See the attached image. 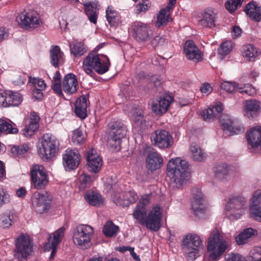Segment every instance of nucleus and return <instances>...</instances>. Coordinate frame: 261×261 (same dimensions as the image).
Wrapping results in <instances>:
<instances>
[{
  "label": "nucleus",
  "mask_w": 261,
  "mask_h": 261,
  "mask_svg": "<svg viewBox=\"0 0 261 261\" xmlns=\"http://www.w3.org/2000/svg\"><path fill=\"white\" fill-rule=\"evenodd\" d=\"M189 164L179 158L172 159L167 166V174L176 187L179 188L188 179Z\"/></svg>",
  "instance_id": "obj_1"
},
{
  "label": "nucleus",
  "mask_w": 261,
  "mask_h": 261,
  "mask_svg": "<svg viewBox=\"0 0 261 261\" xmlns=\"http://www.w3.org/2000/svg\"><path fill=\"white\" fill-rule=\"evenodd\" d=\"M226 241L217 229L213 230L208 238L206 246L209 261H217L226 251Z\"/></svg>",
  "instance_id": "obj_2"
},
{
  "label": "nucleus",
  "mask_w": 261,
  "mask_h": 261,
  "mask_svg": "<svg viewBox=\"0 0 261 261\" xmlns=\"http://www.w3.org/2000/svg\"><path fill=\"white\" fill-rule=\"evenodd\" d=\"M59 142L56 137L50 133L42 136L38 141V153L44 161L53 159L59 150Z\"/></svg>",
  "instance_id": "obj_3"
},
{
  "label": "nucleus",
  "mask_w": 261,
  "mask_h": 261,
  "mask_svg": "<svg viewBox=\"0 0 261 261\" xmlns=\"http://www.w3.org/2000/svg\"><path fill=\"white\" fill-rule=\"evenodd\" d=\"M93 236V227L88 225L80 224L73 230V242L78 248L83 250L87 249L92 245Z\"/></svg>",
  "instance_id": "obj_4"
},
{
  "label": "nucleus",
  "mask_w": 261,
  "mask_h": 261,
  "mask_svg": "<svg viewBox=\"0 0 261 261\" xmlns=\"http://www.w3.org/2000/svg\"><path fill=\"white\" fill-rule=\"evenodd\" d=\"M139 154L146 156V167L149 170L153 171L160 169L163 165V159L161 155L151 145L146 144L140 145L138 148Z\"/></svg>",
  "instance_id": "obj_5"
},
{
  "label": "nucleus",
  "mask_w": 261,
  "mask_h": 261,
  "mask_svg": "<svg viewBox=\"0 0 261 261\" xmlns=\"http://www.w3.org/2000/svg\"><path fill=\"white\" fill-rule=\"evenodd\" d=\"M33 251V243L30 237L21 233L15 238L14 257L19 261L27 259Z\"/></svg>",
  "instance_id": "obj_6"
},
{
  "label": "nucleus",
  "mask_w": 261,
  "mask_h": 261,
  "mask_svg": "<svg viewBox=\"0 0 261 261\" xmlns=\"http://www.w3.org/2000/svg\"><path fill=\"white\" fill-rule=\"evenodd\" d=\"M183 248L187 254L188 260H194L198 256L199 249L203 246L200 237L195 233L187 234L182 241Z\"/></svg>",
  "instance_id": "obj_7"
},
{
  "label": "nucleus",
  "mask_w": 261,
  "mask_h": 261,
  "mask_svg": "<svg viewBox=\"0 0 261 261\" xmlns=\"http://www.w3.org/2000/svg\"><path fill=\"white\" fill-rule=\"evenodd\" d=\"M32 186L35 189H44L48 183V176L44 167L36 164L32 166L31 170Z\"/></svg>",
  "instance_id": "obj_8"
},
{
  "label": "nucleus",
  "mask_w": 261,
  "mask_h": 261,
  "mask_svg": "<svg viewBox=\"0 0 261 261\" xmlns=\"http://www.w3.org/2000/svg\"><path fill=\"white\" fill-rule=\"evenodd\" d=\"M247 203L245 198L241 196H232L229 198L225 209L230 211V214L236 219H239L247 210Z\"/></svg>",
  "instance_id": "obj_9"
},
{
  "label": "nucleus",
  "mask_w": 261,
  "mask_h": 261,
  "mask_svg": "<svg viewBox=\"0 0 261 261\" xmlns=\"http://www.w3.org/2000/svg\"><path fill=\"white\" fill-rule=\"evenodd\" d=\"M198 24L202 28L213 29L217 26L218 11L213 7H207L200 12Z\"/></svg>",
  "instance_id": "obj_10"
},
{
  "label": "nucleus",
  "mask_w": 261,
  "mask_h": 261,
  "mask_svg": "<svg viewBox=\"0 0 261 261\" xmlns=\"http://www.w3.org/2000/svg\"><path fill=\"white\" fill-rule=\"evenodd\" d=\"M16 21L26 29L36 28L41 23L39 15L34 11L21 13L17 17Z\"/></svg>",
  "instance_id": "obj_11"
},
{
  "label": "nucleus",
  "mask_w": 261,
  "mask_h": 261,
  "mask_svg": "<svg viewBox=\"0 0 261 261\" xmlns=\"http://www.w3.org/2000/svg\"><path fill=\"white\" fill-rule=\"evenodd\" d=\"M151 200V196L150 194L142 196L134 210L133 217L141 225H143L147 212V206Z\"/></svg>",
  "instance_id": "obj_12"
},
{
  "label": "nucleus",
  "mask_w": 261,
  "mask_h": 261,
  "mask_svg": "<svg viewBox=\"0 0 261 261\" xmlns=\"http://www.w3.org/2000/svg\"><path fill=\"white\" fill-rule=\"evenodd\" d=\"M81 155L76 149H67L63 154V165L66 171H69L76 169L79 166Z\"/></svg>",
  "instance_id": "obj_13"
},
{
  "label": "nucleus",
  "mask_w": 261,
  "mask_h": 261,
  "mask_svg": "<svg viewBox=\"0 0 261 261\" xmlns=\"http://www.w3.org/2000/svg\"><path fill=\"white\" fill-rule=\"evenodd\" d=\"M162 212L161 207L156 205L146 215L143 225L151 230L158 231L161 227Z\"/></svg>",
  "instance_id": "obj_14"
},
{
  "label": "nucleus",
  "mask_w": 261,
  "mask_h": 261,
  "mask_svg": "<svg viewBox=\"0 0 261 261\" xmlns=\"http://www.w3.org/2000/svg\"><path fill=\"white\" fill-rule=\"evenodd\" d=\"M32 203L35 211L41 214L48 212L51 204V199L47 192L38 193L34 194Z\"/></svg>",
  "instance_id": "obj_15"
},
{
  "label": "nucleus",
  "mask_w": 261,
  "mask_h": 261,
  "mask_svg": "<svg viewBox=\"0 0 261 261\" xmlns=\"http://www.w3.org/2000/svg\"><path fill=\"white\" fill-rule=\"evenodd\" d=\"M153 144L158 147L164 149L169 148L173 144L172 136L164 129H158L151 135Z\"/></svg>",
  "instance_id": "obj_16"
},
{
  "label": "nucleus",
  "mask_w": 261,
  "mask_h": 261,
  "mask_svg": "<svg viewBox=\"0 0 261 261\" xmlns=\"http://www.w3.org/2000/svg\"><path fill=\"white\" fill-rule=\"evenodd\" d=\"M219 119L224 131L228 136L243 133L245 130V128L242 125L236 124L229 115L222 114Z\"/></svg>",
  "instance_id": "obj_17"
},
{
  "label": "nucleus",
  "mask_w": 261,
  "mask_h": 261,
  "mask_svg": "<svg viewBox=\"0 0 261 261\" xmlns=\"http://www.w3.org/2000/svg\"><path fill=\"white\" fill-rule=\"evenodd\" d=\"M186 58L194 63H199L203 59V53L192 40L186 42L183 49Z\"/></svg>",
  "instance_id": "obj_18"
},
{
  "label": "nucleus",
  "mask_w": 261,
  "mask_h": 261,
  "mask_svg": "<svg viewBox=\"0 0 261 261\" xmlns=\"http://www.w3.org/2000/svg\"><path fill=\"white\" fill-rule=\"evenodd\" d=\"M83 69L87 74L93 77L94 69L98 72V50L95 49L90 53L83 62Z\"/></svg>",
  "instance_id": "obj_19"
},
{
  "label": "nucleus",
  "mask_w": 261,
  "mask_h": 261,
  "mask_svg": "<svg viewBox=\"0 0 261 261\" xmlns=\"http://www.w3.org/2000/svg\"><path fill=\"white\" fill-rule=\"evenodd\" d=\"M22 100V97L18 93L11 91H5L0 94V106L8 107L17 106Z\"/></svg>",
  "instance_id": "obj_20"
},
{
  "label": "nucleus",
  "mask_w": 261,
  "mask_h": 261,
  "mask_svg": "<svg viewBox=\"0 0 261 261\" xmlns=\"http://www.w3.org/2000/svg\"><path fill=\"white\" fill-rule=\"evenodd\" d=\"M193 199L192 200V208L195 215L199 216L204 213L205 209L203 203L204 199L203 195L199 188H193L192 190Z\"/></svg>",
  "instance_id": "obj_21"
},
{
  "label": "nucleus",
  "mask_w": 261,
  "mask_h": 261,
  "mask_svg": "<svg viewBox=\"0 0 261 261\" xmlns=\"http://www.w3.org/2000/svg\"><path fill=\"white\" fill-rule=\"evenodd\" d=\"M65 231V228L62 227L50 234L48 238V241L46 243L44 247L45 249L49 251L52 249L50 257H53L56 252V248L57 246L61 242L62 238L63 237Z\"/></svg>",
  "instance_id": "obj_22"
},
{
  "label": "nucleus",
  "mask_w": 261,
  "mask_h": 261,
  "mask_svg": "<svg viewBox=\"0 0 261 261\" xmlns=\"http://www.w3.org/2000/svg\"><path fill=\"white\" fill-rule=\"evenodd\" d=\"M109 134L117 137L123 138L126 135L127 128L121 120H117L109 124Z\"/></svg>",
  "instance_id": "obj_23"
},
{
  "label": "nucleus",
  "mask_w": 261,
  "mask_h": 261,
  "mask_svg": "<svg viewBox=\"0 0 261 261\" xmlns=\"http://www.w3.org/2000/svg\"><path fill=\"white\" fill-rule=\"evenodd\" d=\"M133 27L136 40L143 41L149 38V27L147 24L141 22H135Z\"/></svg>",
  "instance_id": "obj_24"
},
{
  "label": "nucleus",
  "mask_w": 261,
  "mask_h": 261,
  "mask_svg": "<svg viewBox=\"0 0 261 261\" xmlns=\"http://www.w3.org/2000/svg\"><path fill=\"white\" fill-rule=\"evenodd\" d=\"M63 90L68 94L75 93L77 88V81L73 73H68L64 76L63 82Z\"/></svg>",
  "instance_id": "obj_25"
},
{
  "label": "nucleus",
  "mask_w": 261,
  "mask_h": 261,
  "mask_svg": "<svg viewBox=\"0 0 261 261\" xmlns=\"http://www.w3.org/2000/svg\"><path fill=\"white\" fill-rule=\"evenodd\" d=\"M87 168L89 172L96 173L98 172V154L95 149H91L87 152L86 156Z\"/></svg>",
  "instance_id": "obj_26"
},
{
  "label": "nucleus",
  "mask_w": 261,
  "mask_h": 261,
  "mask_svg": "<svg viewBox=\"0 0 261 261\" xmlns=\"http://www.w3.org/2000/svg\"><path fill=\"white\" fill-rule=\"evenodd\" d=\"M245 12L252 20L259 22L260 20L261 8L256 2L252 1L249 3L245 7Z\"/></svg>",
  "instance_id": "obj_27"
},
{
  "label": "nucleus",
  "mask_w": 261,
  "mask_h": 261,
  "mask_svg": "<svg viewBox=\"0 0 261 261\" xmlns=\"http://www.w3.org/2000/svg\"><path fill=\"white\" fill-rule=\"evenodd\" d=\"M84 10L90 22L96 24L97 22V7L96 1H86L82 4Z\"/></svg>",
  "instance_id": "obj_28"
},
{
  "label": "nucleus",
  "mask_w": 261,
  "mask_h": 261,
  "mask_svg": "<svg viewBox=\"0 0 261 261\" xmlns=\"http://www.w3.org/2000/svg\"><path fill=\"white\" fill-rule=\"evenodd\" d=\"M50 57V63L55 68H58L64 62L63 53L61 51L60 47L57 46H53L49 51Z\"/></svg>",
  "instance_id": "obj_29"
},
{
  "label": "nucleus",
  "mask_w": 261,
  "mask_h": 261,
  "mask_svg": "<svg viewBox=\"0 0 261 261\" xmlns=\"http://www.w3.org/2000/svg\"><path fill=\"white\" fill-rule=\"evenodd\" d=\"M75 113L79 117L84 119L87 116V102L86 96L79 97L75 103Z\"/></svg>",
  "instance_id": "obj_30"
},
{
  "label": "nucleus",
  "mask_w": 261,
  "mask_h": 261,
  "mask_svg": "<svg viewBox=\"0 0 261 261\" xmlns=\"http://www.w3.org/2000/svg\"><path fill=\"white\" fill-rule=\"evenodd\" d=\"M244 115L248 118H252L259 110V101L255 99L247 100L244 107Z\"/></svg>",
  "instance_id": "obj_31"
},
{
  "label": "nucleus",
  "mask_w": 261,
  "mask_h": 261,
  "mask_svg": "<svg viewBox=\"0 0 261 261\" xmlns=\"http://www.w3.org/2000/svg\"><path fill=\"white\" fill-rule=\"evenodd\" d=\"M223 110V106L221 104L216 105L212 107L208 108L203 111L202 116L205 120L211 119V118L220 117V114Z\"/></svg>",
  "instance_id": "obj_32"
},
{
  "label": "nucleus",
  "mask_w": 261,
  "mask_h": 261,
  "mask_svg": "<svg viewBox=\"0 0 261 261\" xmlns=\"http://www.w3.org/2000/svg\"><path fill=\"white\" fill-rule=\"evenodd\" d=\"M119 231V227L114 224L111 220L108 221L102 228L103 234L108 238L116 237Z\"/></svg>",
  "instance_id": "obj_33"
},
{
  "label": "nucleus",
  "mask_w": 261,
  "mask_h": 261,
  "mask_svg": "<svg viewBox=\"0 0 261 261\" xmlns=\"http://www.w3.org/2000/svg\"><path fill=\"white\" fill-rule=\"evenodd\" d=\"M256 230L252 228L245 229L242 232L239 234L236 238L237 243L239 245H243L246 243L248 239L254 236Z\"/></svg>",
  "instance_id": "obj_34"
},
{
  "label": "nucleus",
  "mask_w": 261,
  "mask_h": 261,
  "mask_svg": "<svg viewBox=\"0 0 261 261\" xmlns=\"http://www.w3.org/2000/svg\"><path fill=\"white\" fill-rule=\"evenodd\" d=\"M257 53L256 48L252 44H247L242 47V56L246 61H254L257 55Z\"/></svg>",
  "instance_id": "obj_35"
},
{
  "label": "nucleus",
  "mask_w": 261,
  "mask_h": 261,
  "mask_svg": "<svg viewBox=\"0 0 261 261\" xmlns=\"http://www.w3.org/2000/svg\"><path fill=\"white\" fill-rule=\"evenodd\" d=\"M193 159L196 161L202 162L206 156V153L196 143H192L190 147Z\"/></svg>",
  "instance_id": "obj_36"
},
{
  "label": "nucleus",
  "mask_w": 261,
  "mask_h": 261,
  "mask_svg": "<svg viewBox=\"0 0 261 261\" xmlns=\"http://www.w3.org/2000/svg\"><path fill=\"white\" fill-rule=\"evenodd\" d=\"M122 138L108 135L107 145L110 150L117 152L121 149Z\"/></svg>",
  "instance_id": "obj_37"
},
{
  "label": "nucleus",
  "mask_w": 261,
  "mask_h": 261,
  "mask_svg": "<svg viewBox=\"0 0 261 261\" xmlns=\"http://www.w3.org/2000/svg\"><path fill=\"white\" fill-rule=\"evenodd\" d=\"M106 17L111 26L116 27L121 22L120 16L112 7H108L106 10Z\"/></svg>",
  "instance_id": "obj_38"
},
{
  "label": "nucleus",
  "mask_w": 261,
  "mask_h": 261,
  "mask_svg": "<svg viewBox=\"0 0 261 261\" xmlns=\"http://www.w3.org/2000/svg\"><path fill=\"white\" fill-rule=\"evenodd\" d=\"M171 13V11L165 8L161 10L157 17V22L155 25L160 27L161 25H166L170 19V16Z\"/></svg>",
  "instance_id": "obj_39"
},
{
  "label": "nucleus",
  "mask_w": 261,
  "mask_h": 261,
  "mask_svg": "<svg viewBox=\"0 0 261 261\" xmlns=\"http://www.w3.org/2000/svg\"><path fill=\"white\" fill-rule=\"evenodd\" d=\"M230 166L225 163H221L216 167L215 176L219 179L224 178L229 173Z\"/></svg>",
  "instance_id": "obj_40"
},
{
  "label": "nucleus",
  "mask_w": 261,
  "mask_h": 261,
  "mask_svg": "<svg viewBox=\"0 0 261 261\" xmlns=\"http://www.w3.org/2000/svg\"><path fill=\"white\" fill-rule=\"evenodd\" d=\"M111 66L109 58L103 54H99V74L107 72Z\"/></svg>",
  "instance_id": "obj_41"
},
{
  "label": "nucleus",
  "mask_w": 261,
  "mask_h": 261,
  "mask_svg": "<svg viewBox=\"0 0 261 261\" xmlns=\"http://www.w3.org/2000/svg\"><path fill=\"white\" fill-rule=\"evenodd\" d=\"M14 221V215L11 212H6L0 217V226L4 228H9Z\"/></svg>",
  "instance_id": "obj_42"
},
{
  "label": "nucleus",
  "mask_w": 261,
  "mask_h": 261,
  "mask_svg": "<svg viewBox=\"0 0 261 261\" xmlns=\"http://www.w3.org/2000/svg\"><path fill=\"white\" fill-rule=\"evenodd\" d=\"M133 122L135 126L143 129L146 126V121L141 111H135L133 113Z\"/></svg>",
  "instance_id": "obj_43"
},
{
  "label": "nucleus",
  "mask_w": 261,
  "mask_h": 261,
  "mask_svg": "<svg viewBox=\"0 0 261 261\" xmlns=\"http://www.w3.org/2000/svg\"><path fill=\"white\" fill-rule=\"evenodd\" d=\"M18 132L17 128L13 127L5 120L0 119V134L3 132L6 134H17Z\"/></svg>",
  "instance_id": "obj_44"
},
{
  "label": "nucleus",
  "mask_w": 261,
  "mask_h": 261,
  "mask_svg": "<svg viewBox=\"0 0 261 261\" xmlns=\"http://www.w3.org/2000/svg\"><path fill=\"white\" fill-rule=\"evenodd\" d=\"M86 134H84L81 127H79L73 132L72 136V142L75 144H82L85 140Z\"/></svg>",
  "instance_id": "obj_45"
},
{
  "label": "nucleus",
  "mask_w": 261,
  "mask_h": 261,
  "mask_svg": "<svg viewBox=\"0 0 261 261\" xmlns=\"http://www.w3.org/2000/svg\"><path fill=\"white\" fill-rule=\"evenodd\" d=\"M85 199L90 205H96L98 204V192L96 189L87 192Z\"/></svg>",
  "instance_id": "obj_46"
},
{
  "label": "nucleus",
  "mask_w": 261,
  "mask_h": 261,
  "mask_svg": "<svg viewBox=\"0 0 261 261\" xmlns=\"http://www.w3.org/2000/svg\"><path fill=\"white\" fill-rule=\"evenodd\" d=\"M39 126V123L30 121L29 124L23 129V135L27 137H32L38 129Z\"/></svg>",
  "instance_id": "obj_47"
},
{
  "label": "nucleus",
  "mask_w": 261,
  "mask_h": 261,
  "mask_svg": "<svg viewBox=\"0 0 261 261\" xmlns=\"http://www.w3.org/2000/svg\"><path fill=\"white\" fill-rule=\"evenodd\" d=\"M70 51L75 57L81 56L85 53L84 47L81 42H74L70 45Z\"/></svg>",
  "instance_id": "obj_48"
},
{
  "label": "nucleus",
  "mask_w": 261,
  "mask_h": 261,
  "mask_svg": "<svg viewBox=\"0 0 261 261\" xmlns=\"http://www.w3.org/2000/svg\"><path fill=\"white\" fill-rule=\"evenodd\" d=\"M123 193V198H125L126 207L135 203L138 199V196L135 191H129Z\"/></svg>",
  "instance_id": "obj_49"
},
{
  "label": "nucleus",
  "mask_w": 261,
  "mask_h": 261,
  "mask_svg": "<svg viewBox=\"0 0 261 261\" xmlns=\"http://www.w3.org/2000/svg\"><path fill=\"white\" fill-rule=\"evenodd\" d=\"M79 188L81 190H85L88 187H89L92 182V178L88 175L82 174L79 177Z\"/></svg>",
  "instance_id": "obj_50"
},
{
  "label": "nucleus",
  "mask_w": 261,
  "mask_h": 261,
  "mask_svg": "<svg viewBox=\"0 0 261 261\" xmlns=\"http://www.w3.org/2000/svg\"><path fill=\"white\" fill-rule=\"evenodd\" d=\"M30 147L27 144L20 146H14L11 148V152L14 156H19L23 155L29 150Z\"/></svg>",
  "instance_id": "obj_51"
},
{
  "label": "nucleus",
  "mask_w": 261,
  "mask_h": 261,
  "mask_svg": "<svg viewBox=\"0 0 261 261\" xmlns=\"http://www.w3.org/2000/svg\"><path fill=\"white\" fill-rule=\"evenodd\" d=\"M239 86L235 82L224 81L221 84V88L229 93L238 91Z\"/></svg>",
  "instance_id": "obj_52"
},
{
  "label": "nucleus",
  "mask_w": 261,
  "mask_h": 261,
  "mask_svg": "<svg viewBox=\"0 0 261 261\" xmlns=\"http://www.w3.org/2000/svg\"><path fill=\"white\" fill-rule=\"evenodd\" d=\"M243 0H229L225 4V8L230 13H233L239 6H241Z\"/></svg>",
  "instance_id": "obj_53"
},
{
  "label": "nucleus",
  "mask_w": 261,
  "mask_h": 261,
  "mask_svg": "<svg viewBox=\"0 0 261 261\" xmlns=\"http://www.w3.org/2000/svg\"><path fill=\"white\" fill-rule=\"evenodd\" d=\"M247 261H261V248L255 247L251 250L247 257Z\"/></svg>",
  "instance_id": "obj_54"
},
{
  "label": "nucleus",
  "mask_w": 261,
  "mask_h": 261,
  "mask_svg": "<svg viewBox=\"0 0 261 261\" xmlns=\"http://www.w3.org/2000/svg\"><path fill=\"white\" fill-rule=\"evenodd\" d=\"M232 48V43L231 41L224 42L219 49V53L222 56H226L230 53Z\"/></svg>",
  "instance_id": "obj_55"
},
{
  "label": "nucleus",
  "mask_w": 261,
  "mask_h": 261,
  "mask_svg": "<svg viewBox=\"0 0 261 261\" xmlns=\"http://www.w3.org/2000/svg\"><path fill=\"white\" fill-rule=\"evenodd\" d=\"M151 3L149 0H141L136 5V11L137 13L145 12L150 8Z\"/></svg>",
  "instance_id": "obj_56"
},
{
  "label": "nucleus",
  "mask_w": 261,
  "mask_h": 261,
  "mask_svg": "<svg viewBox=\"0 0 261 261\" xmlns=\"http://www.w3.org/2000/svg\"><path fill=\"white\" fill-rule=\"evenodd\" d=\"M250 214L251 217L253 218L255 220L261 222V206H250Z\"/></svg>",
  "instance_id": "obj_57"
},
{
  "label": "nucleus",
  "mask_w": 261,
  "mask_h": 261,
  "mask_svg": "<svg viewBox=\"0 0 261 261\" xmlns=\"http://www.w3.org/2000/svg\"><path fill=\"white\" fill-rule=\"evenodd\" d=\"M29 81L34 85L35 89L43 90L45 87L44 81L42 79L30 77Z\"/></svg>",
  "instance_id": "obj_58"
},
{
  "label": "nucleus",
  "mask_w": 261,
  "mask_h": 261,
  "mask_svg": "<svg viewBox=\"0 0 261 261\" xmlns=\"http://www.w3.org/2000/svg\"><path fill=\"white\" fill-rule=\"evenodd\" d=\"M124 193L123 192L115 193L113 197V201L117 204L123 207H126L125 198H123Z\"/></svg>",
  "instance_id": "obj_59"
},
{
  "label": "nucleus",
  "mask_w": 261,
  "mask_h": 261,
  "mask_svg": "<svg viewBox=\"0 0 261 261\" xmlns=\"http://www.w3.org/2000/svg\"><path fill=\"white\" fill-rule=\"evenodd\" d=\"M238 91L242 94L245 93L248 95H252L254 94L255 89L250 85L247 84L243 87H239Z\"/></svg>",
  "instance_id": "obj_60"
},
{
  "label": "nucleus",
  "mask_w": 261,
  "mask_h": 261,
  "mask_svg": "<svg viewBox=\"0 0 261 261\" xmlns=\"http://www.w3.org/2000/svg\"><path fill=\"white\" fill-rule=\"evenodd\" d=\"M159 101L161 104L163 114L167 111L171 103V97H169L168 99L166 98H161Z\"/></svg>",
  "instance_id": "obj_61"
},
{
  "label": "nucleus",
  "mask_w": 261,
  "mask_h": 261,
  "mask_svg": "<svg viewBox=\"0 0 261 261\" xmlns=\"http://www.w3.org/2000/svg\"><path fill=\"white\" fill-rule=\"evenodd\" d=\"M9 195L3 189L0 188V207L3 204L9 202Z\"/></svg>",
  "instance_id": "obj_62"
},
{
  "label": "nucleus",
  "mask_w": 261,
  "mask_h": 261,
  "mask_svg": "<svg viewBox=\"0 0 261 261\" xmlns=\"http://www.w3.org/2000/svg\"><path fill=\"white\" fill-rule=\"evenodd\" d=\"M261 198V191L260 190H256L253 194L251 205L250 206H258L260 203V199Z\"/></svg>",
  "instance_id": "obj_63"
},
{
  "label": "nucleus",
  "mask_w": 261,
  "mask_h": 261,
  "mask_svg": "<svg viewBox=\"0 0 261 261\" xmlns=\"http://www.w3.org/2000/svg\"><path fill=\"white\" fill-rule=\"evenodd\" d=\"M152 111L156 115H162V108L159 100H153L151 105Z\"/></svg>",
  "instance_id": "obj_64"
}]
</instances>
